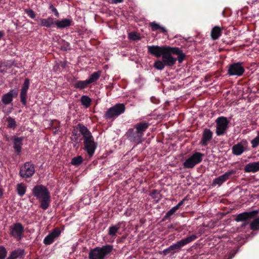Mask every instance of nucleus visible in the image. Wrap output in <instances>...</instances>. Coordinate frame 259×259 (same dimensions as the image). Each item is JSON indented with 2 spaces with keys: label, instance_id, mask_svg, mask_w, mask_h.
<instances>
[{
  "label": "nucleus",
  "instance_id": "1",
  "mask_svg": "<svg viewBox=\"0 0 259 259\" xmlns=\"http://www.w3.org/2000/svg\"><path fill=\"white\" fill-rule=\"evenodd\" d=\"M148 51L152 55L160 58L166 65H174L177 61L182 63L186 58L185 54L178 47H171L167 46H148Z\"/></svg>",
  "mask_w": 259,
  "mask_h": 259
},
{
  "label": "nucleus",
  "instance_id": "2",
  "mask_svg": "<svg viewBox=\"0 0 259 259\" xmlns=\"http://www.w3.org/2000/svg\"><path fill=\"white\" fill-rule=\"evenodd\" d=\"M150 124L146 121L139 122L135 124L133 128H129L125 134L127 139L136 144L142 143L143 141L144 133L148 129Z\"/></svg>",
  "mask_w": 259,
  "mask_h": 259
},
{
  "label": "nucleus",
  "instance_id": "3",
  "mask_svg": "<svg viewBox=\"0 0 259 259\" xmlns=\"http://www.w3.org/2000/svg\"><path fill=\"white\" fill-rule=\"evenodd\" d=\"M32 193L39 201V207L43 210L47 209L51 201L50 193L48 188L42 185H37L33 188Z\"/></svg>",
  "mask_w": 259,
  "mask_h": 259
},
{
  "label": "nucleus",
  "instance_id": "4",
  "mask_svg": "<svg viewBox=\"0 0 259 259\" xmlns=\"http://www.w3.org/2000/svg\"><path fill=\"white\" fill-rule=\"evenodd\" d=\"M197 236L195 234L189 236L177 242L176 243L171 245L167 248L165 249L163 251V254L165 255L169 253L174 254L180 248L187 245L190 242L195 240V239H197Z\"/></svg>",
  "mask_w": 259,
  "mask_h": 259
},
{
  "label": "nucleus",
  "instance_id": "5",
  "mask_svg": "<svg viewBox=\"0 0 259 259\" xmlns=\"http://www.w3.org/2000/svg\"><path fill=\"white\" fill-rule=\"evenodd\" d=\"M125 110V107L123 104H116L107 110L104 115V118L106 119H114L124 113Z\"/></svg>",
  "mask_w": 259,
  "mask_h": 259
},
{
  "label": "nucleus",
  "instance_id": "6",
  "mask_svg": "<svg viewBox=\"0 0 259 259\" xmlns=\"http://www.w3.org/2000/svg\"><path fill=\"white\" fill-rule=\"evenodd\" d=\"M9 234L17 241H20L24 236L25 229L20 223H15L9 226Z\"/></svg>",
  "mask_w": 259,
  "mask_h": 259
},
{
  "label": "nucleus",
  "instance_id": "7",
  "mask_svg": "<svg viewBox=\"0 0 259 259\" xmlns=\"http://www.w3.org/2000/svg\"><path fill=\"white\" fill-rule=\"evenodd\" d=\"M230 121L225 116H220L215 120V133L218 136L224 135L228 128Z\"/></svg>",
  "mask_w": 259,
  "mask_h": 259
},
{
  "label": "nucleus",
  "instance_id": "8",
  "mask_svg": "<svg viewBox=\"0 0 259 259\" xmlns=\"http://www.w3.org/2000/svg\"><path fill=\"white\" fill-rule=\"evenodd\" d=\"M204 154L198 152L194 153L183 163V166L185 168H192L196 165L200 163Z\"/></svg>",
  "mask_w": 259,
  "mask_h": 259
},
{
  "label": "nucleus",
  "instance_id": "9",
  "mask_svg": "<svg viewBox=\"0 0 259 259\" xmlns=\"http://www.w3.org/2000/svg\"><path fill=\"white\" fill-rule=\"evenodd\" d=\"M35 172L34 165L31 162H26L20 167L19 176L25 179L31 178Z\"/></svg>",
  "mask_w": 259,
  "mask_h": 259
},
{
  "label": "nucleus",
  "instance_id": "10",
  "mask_svg": "<svg viewBox=\"0 0 259 259\" xmlns=\"http://www.w3.org/2000/svg\"><path fill=\"white\" fill-rule=\"evenodd\" d=\"M258 213V210H254L248 212H242L237 215L235 221L237 222H246L243 225V226H245L248 224L247 221L256 218Z\"/></svg>",
  "mask_w": 259,
  "mask_h": 259
},
{
  "label": "nucleus",
  "instance_id": "11",
  "mask_svg": "<svg viewBox=\"0 0 259 259\" xmlns=\"http://www.w3.org/2000/svg\"><path fill=\"white\" fill-rule=\"evenodd\" d=\"M84 150L87 152L90 157H92L95 153L97 148L98 144L94 141L93 137L83 140Z\"/></svg>",
  "mask_w": 259,
  "mask_h": 259
},
{
  "label": "nucleus",
  "instance_id": "12",
  "mask_svg": "<svg viewBox=\"0 0 259 259\" xmlns=\"http://www.w3.org/2000/svg\"><path fill=\"white\" fill-rule=\"evenodd\" d=\"M29 85L30 80L28 78H26L21 89L20 95V102L24 106L27 105V91Z\"/></svg>",
  "mask_w": 259,
  "mask_h": 259
},
{
  "label": "nucleus",
  "instance_id": "13",
  "mask_svg": "<svg viewBox=\"0 0 259 259\" xmlns=\"http://www.w3.org/2000/svg\"><path fill=\"white\" fill-rule=\"evenodd\" d=\"M212 137L213 133L210 129L207 128L204 129L202 134L200 144L203 147L207 146L212 140Z\"/></svg>",
  "mask_w": 259,
  "mask_h": 259
},
{
  "label": "nucleus",
  "instance_id": "14",
  "mask_svg": "<svg viewBox=\"0 0 259 259\" xmlns=\"http://www.w3.org/2000/svg\"><path fill=\"white\" fill-rule=\"evenodd\" d=\"M235 173L236 170L233 169L226 172L224 174L218 177L213 181V185L215 186L218 185L221 186L223 183L228 180L231 176L234 175Z\"/></svg>",
  "mask_w": 259,
  "mask_h": 259
},
{
  "label": "nucleus",
  "instance_id": "15",
  "mask_svg": "<svg viewBox=\"0 0 259 259\" xmlns=\"http://www.w3.org/2000/svg\"><path fill=\"white\" fill-rule=\"evenodd\" d=\"M61 231L58 228L54 229L44 239L43 242L45 245H48L52 244L55 239L59 236Z\"/></svg>",
  "mask_w": 259,
  "mask_h": 259
},
{
  "label": "nucleus",
  "instance_id": "16",
  "mask_svg": "<svg viewBox=\"0 0 259 259\" xmlns=\"http://www.w3.org/2000/svg\"><path fill=\"white\" fill-rule=\"evenodd\" d=\"M38 25L48 28L53 27L55 25L56 19L53 17H49L46 19H35Z\"/></svg>",
  "mask_w": 259,
  "mask_h": 259
},
{
  "label": "nucleus",
  "instance_id": "17",
  "mask_svg": "<svg viewBox=\"0 0 259 259\" xmlns=\"http://www.w3.org/2000/svg\"><path fill=\"white\" fill-rule=\"evenodd\" d=\"M18 91L15 90H11L8 93L3 95L2 97V102L5 105H8L12 102L14 98L18 96Z\"/></svg>",
  "mask_w": 259,
  "mask_h": 259
},
{
  "label": "nucleus",
  "instance_id": "18",
  "mask_svg": "<svg viewBox=\"0 0 259 259\" xmlns=\"http://www.w3.org/2000/svg\"><path fill=\"white\" fill-rule=\"evenodd\" d=\"M11 140L13 142V148L15 149V152L18 155H20L21 152L22 146L23 145L22 142L24 138L23 137L13 136L11 138Z\"/></svg>",
  "mask_w": 259,
  "mask_h": 259
},
{
  "label": "nucleus",
  "instance_id": "19",
  "mask_svg": "<svg viewBox=\"0 0 259 259\" xmlns=\"http://www.w3.org/2000/svg\"><path fill=\"white\" fill-rule=\"evenodd\" d=\"M244 72L243 66H229L228 73L230 76H241Z\"/></svg>",
  "mask_w": 259,
  "mask_h": 259
},
{
  "label": "nucleus",
  "instance_id": "20",
  "mask_svg": "<svg viewBox=\"0 0 259 259\" xmlns=\"http://www.w3.org/2000/svg\"><path fill=\"white\" fill-rule=\"evenodd\" d=\"M73 24V21L71 19L65 18L62 20H56L55 25L58 29H63L69 27Z\"/></svg>",
  "mask_w": 259,
  "mask_h": 259
},
{
  "label": "nucleus",
  "instance_id": "21",
  "mask_svg": "<svg viewBox=\"0 0 259 259\" xmlns=\"http://www.w3.org/2000/svg\"><path fill=\"white\" fill-rule=\"evenodd\" d=\"M113 249V246L112 245H106L102 247H99L100 256L101 259H105V257L109 254Z\"/></svg>",
  "mask_w": 259,
  "mask_h": 259
},
{
  "label": "nucleus",
  "instance_id": "22",
  "mask_svg": "<svg viewBox=\"0 0 259 259\" xmlns=\"http://www.w3.org/2000/svg\"><path fill=\"white\" fill-rule=\"evenodd\" d=\"M245 150V148L242 142L238 143L233 146L232 152L234 155L239 156L241 155Z\"/></svg>",
  "mask_w": 259,
  "mask_h": 259
},
{
  "label": "nucleus",
  "instance_id": "23",
  "mask_svg": "<svg viewBox=\"0 0 259 259\" xmlns=\"http://www.w3.org/2000/svg\"><path fill=\"white\" fill-rule=\"evenodd\" d=\"M77 129L79 130L80 134L82 135L83 140L93 137L89 129L82 124H78Z\"/></svg>",
  "mask_w": 259,
  "mask_h": 259
},
{
  "label": "nucleus",
  "instance_id": "24",
  "mask_svg": "<svg viewBox=\"0 0 259 259\" xmlns=\"http://www.w3.org/2000/svg\"><path fill=\"white\" fill-rule=\"evenodd\" d=\"M258 170L259 161L249 163L244 167V171L246 172H255Z\"/></svg>",
  "mask_w": 259,
  "mask_h": 259
},
{
  "label": "nucleus",
  "instance_id": "25",
  "mask_svg": "<svg viewBox=\"0 0 259 259\" xmlns=\"http://www.w3.org/2000/svg\"><path fill=\"white\" fill-rule=\"evenodd\" d=\"M122 222H119L115 225H112L108 229V234L111 237H115L118 230L121 227Z\"/></svg>",
  "mask_w": 259,
  "mask_h": 259
},
{
  "label": "nucleus",
  "instance_id": "26",
  "mask_svg": "<svg viewBox=\"0 0 259 259\" xmlns=\"http://www.w3.org/2000/svg\"><path fill=\"white\" fill-rule=\"evenodd\" d=\"M149 25L151 27V29L153 31L159 29L161 32L164 33L165 34H167V30L164 27L161 26L159 24L157 23L155 21L150 22L149 23Z\"/></svg>",
  "mask_w": 259,
  "mask_h": 259
},
{
  "label": "nucleus",
  "instance_id": "27",
  "mask_svg": "<svg viewBox=\"0 0 259 259\" xmlns=\"http://www.w3.org/2000/svg\"><path fill=\"white\" fill-rule=\"evenodd\" d=\"M89 259H101L100 256L99 247L91 249L89 253Z\"/></svg>",
  "mask_w": 259,
  "mask_h": 259
},
{
  "label": "nucleus",
  "instance_id": "28",
  "mask_svg": "<svg viewBox=\"0 0 259 259\" xmlns=\"http://www.w3.org/2000/svg\"><path fill=\"white\" fill-rule=\"evenodd\" d=\"M101 73L102 71L101 70H99L92 73L90 76L89 78L87 79L88 83L91 84L97 81L101 76Z\"/></svg>",
  "mask_w": 259,
  "mask_h": 259
},
{
  "label": "nucleus",
  "instance_id": "29",
  "mask_svg": "<svg viewBox=\"0 0 259 259\" xmlns=\"http://www.w3.org/2000/svg\"><path fill=\"white\" fill-rule=\"evenodd\" d=\"M25 254L24 249L18 248L12 251L9 255L14 259H17L18 257H22Z\"/></svg>",
  "mask_w": 259,
  "mask_h": 259
},
{
  "label": "nucleus",
  "instance_id": "30",
  "mask_svg": "<svg viewBox=\"0 0 259 259\" xmlns=\"http://www.w3.org/2000/svg\"><path fill=\"white\" fill-rule=\"evenodd\" d=\"M222 34V29L219 26H214L211 30V36L212 39L215 40L219 38Z\"/></svg>",
  "mask_w": 259,
  "mask_h": 259
},
{
  "label": "nucleus",
  "instance_id": "31",
  "mask_svg": "<svg viewBox=\"0 0 259 259\" xmlns=\"http://www.w3.org/2000/svg\"><path fill=\"white\" fill-rule=\"evenodd\" d=\"M89 84V83L86 79L85 80H78L73 85L74 88L82 90L87 88Z\"/></svg>",
  "mask_w": 259,
  "mask_h": 259
},
{
  "label": "nucleus",
  "instance_id": "32",
  "mask_svg": "<svg viewBox=\"0 0 259 259\" xmlns=\"http://www.w3.org/2000/svg\"><path fill=\"white\" fill-rule=\"evenodd\" d=\"M80 102L82 105L88 108L91 106L92 100L89 97L83 95L80 98Z\"/></svg>",
  "mask_w": 259,
  "mask_h": 259
},
{
  "label": "nucleus",
  "instance_id": "33",
  "mask_svg": "<svg viewBox=\"0 0 259 259\" xmlns=\"http://www.w3.org/2000/svg\"><path fill=\"white\" fill-rule=\"evenodd\" d=\"M26 186L23 183H19L17 185V192L19 196L22 197L26 191Z\"/></svg>",
  "mask_w": 259,
  "mask_h": 259
},
{
  "label": "nucleus",
  "instance_id": "34",
  "mask_svg": "<svg viewBox=\"0 0 259 259\" xmlns=\"http://www.w3.org/2000/svg\"><path fill=\"white\" fill-rule=\"evenodd\" d=\"M82 157L81 156H78L72 158L71 161V164L75 166H78L82 163Z\"/></svg>",
  "mask_w": 259,
  "mask_h": 259
},
{
  "label": "nucleus",
  "instance_id": "35",
  "mask_svg": "<svg viewBox=\"0 0 259 259\" xmlns=\"http://www.w3.org/2000/svg\"><path fill=\"white\" fill-rule=\"evenodd\" d=\"M6 121L8 122L7 127L10 128H15L16 126V122L14 118L9 116L7 118Z\"/></svg>",
  "mask_w": 259,
  "mask_h": 259
},
{
  "label": "nucleus",
  "instance_id": "36",
  "mask_svg": "<svg viewBox=\"0 0 259 259\" xmlns=\"http://www.w3.org/2000/svg\"><path fill=\"white\" fill-rule=\"evenodd\" d=\"M51 126L52 130L55 134H56L59 130L60 122L57 120H53L51 121Z\"/></svg>",
  "mask_w": 259,
  "mask_h": 259
},
{
  "label": "nucleus",
  "instance_id": "37",
  "mask_svg": "<svg viewBox=\"0 0 259 259\" xmlns=\"http://www.w3.org/2000/svg\"><path fill=\"white\" fill-rule=\"evenodd\" d=\"M250 228L253 231L259 230V218L255 219L250 224Z\"/></svg>",
  "mask_w": 259,
  "mask_h": 259
},
{
  "label": "nucleus",
  "instance_id": "38",
  "mask_svg": "<svg viewBox=\"0 0 259 259\" xmlns=\"http://www.w3.org/2000/svg\"><path fill=\"white\" fill-rule=\"evenodd\" d=\"M177 210L178 209L177 208V207H176L175 206L173 207L166 213L163 219L165 220L168 219L170 217V216H171L176 212Z\"/></svg>",
  "mask_w": 259,
  "mask_h": 259
},
{
  "label": "nucleus",
  "instance_id": "39",
  "mask_svg": "<svg viewBox=\"0 0 259 259\" xmlns=\"http://www.w3.org/2000/svg\"><path fill=\"white\" fill-rule=\"evenodd\" d=\"M8 251L3 245L0 246V259H5L7 255Z\"/></svg>",
  "mask_w": 259,
  "mask_h": 259
},
{
  "label": "nucleus",
  "instance_id": "40",
  "mask_svg": "<svg viewBox=\"0 0 259 259\" xmlns=\"http://www.w3.org/2000/svg\"><path fill=\"white\" fill-rule=\"evenodd\" d=\"M251 144L252 148H256L259 145V134L257 136L251 141Z\"/></svg>",
  "mask_w": 259,
  "mask_h": 259
},
{
  "label": "nucleus",
  "instance_id": "41",
  "mask_svg": "<svg viewBox=\"0 0 259 259\" xmlns=\"http://www.w3.org/2000/svg\"><path fill=\"white\" fill-rule=\"evenodd\" d=\"M25 12L28 16L32 19H34L35 17V14L34 12L30 9H25Z\"/></svg>",
  "mask_w": 259,
  "mask_h": 259
},
{
  "label": "nucleus",
  "instance_id": "42",
  "mask_svg": "<svg viewBox=\"0 0 259 259\" xmlns=\"http://www.w3.org/2000/svg\"><path fill=\"white\" fill-rule=\"evenodd\" d=\"M159 194V192L156 189H154L151 191L150 195L153 198H157V195Z\"/></svg>",
  "mask_w": 259,
  "mask_h": 259
},
{
  "label": "nucleus",
  "instance_id": "43",
  "mask_svg": "<svg viewBox=\"0 0 259 259\" xmlns=\"http://www.w3.org/2000/svg\"><path fill=\"white\" fill-rule=\"evenodd\" d=\"M129 37L130 39L133 40H137L139 39V37L135 32H131L129 34Z\"/></svg>",
  "mask_w": 259,
  "mask_h": 259
},
{
  "label": "nucleus",
  "instance_id": "44",
  "mask_svg": "<svg viewBox=\"0 0 259 259\" xmlns=\"http://www.w3.org/2000/svg\"><path fill=\"white\" fill-rule=\"evenodd\" d=\"M187 200V197H185L182 201L179 202L178 204L175 206V207H177L178 209H179L180 208V207L184 204V202Z\"/></svg>",
  "mask_w": 259,
  "mask_h": 259
},
{
  "label": "nucleus",
  "instance_id": "45",
  "mask_svg": "<svg viewBox=\"0 0 259 259\" xmlns=\"http://www.w3.org/2000/svg\"><path fill=\"white\" fill-rule=\"evenodd\" d=\"M50 8H51V9H52V12H53L54 13L56 17H59V13H58V11H57V9H56V8H55L54 7H53V5H51V6H50Z\"/></svg>",
  "mask_w": 259,
  "mask_h": 259
},
{
  "label": "nucleus",
  "instance_id": "46",
  "mask_svg": "<svg viewBox=\"0 0 259 259\" xmlns=\"http://www.w3.org/2000/svg\"><path fill=\"white\" fill-rule=\"evenodd\" d=\"M150 100H151V102H152L154 104H156L159 103V100L157 99L155 97H151L150 98Z\"/></svg>",
  "mask_w": 259,
  "mask_h": 259
},
{
  "label": "nucleus",
  "instance_id": "47",
  "mask_svg": "<svg viewBox=\"0 0 259 259\" xmlns=\"http://www.w3.org/2000/svg\"><path fill=\"white\" fill-rule=\"evenodd\" d=\"M156 69L162 70L164 69L165 66H153Z\"/></svg>",
  "mask_w": 259,
  "mask_h": 259
},
{
  "label": "nucleus",
  "instance_id": "48",
  "mask_svg": "<svg viewBox=\"0 0 259 259\" xmlns=\"http://www.w3.org/2000/svg\"><path fill=\"white\" fill-rule=\"evenodd\" d=\"M113 3L115 4L120 3L123 2V0H113Z\"/></svg>",
  "mask_w": 259,
  "mask_h": 259
},
{
  "label": "nucleus",
  "instance_id": "49",
  "mask_svg": "<svg viewBox=\"0 0 259 259\" xmlns=\"http://www.w3.org/2000/svg\"><path fill=\"white\" fill-rule=\"evenodd\" d=\"M4 35V32L3 31H0V40L1 39L2 37H3Z\"/></svg>",
  "mask_w": 259,
  "mask_h": 259
},
{
  "label": "nucleus",
  "instance_id": "50",
  "mask_svg": "<svg viewBox=\"0 0 259 259\" xmlns=\"http://www.w3.org/2000/svg\"><path fill=\"white\" fill-rule=\"evenodd\" d=\"M154 65H163L160 61H156L154 63Z\"/></svg>",
  "mask_w": 259,
  "mask_h": 259
},
{
  "label": "nucleus",
  "instance_id": "51",
  "mask_svg": "<svg viewBox=\"0 0 259 259\" xmlns=\"http://www.w3.org/2000/svg\"><path fill=\"white\" fill-rule=\"evenodd\" d=\"M230 65H242V63L241 62H237V63H235L231 64Z\"/></svg>",
  "mask_w": 259,
  "mask_h": 259
},
{
  "label": "nucleus",
  "instance_id": "52",
  "mask_svg": "<svg viewBox=\"0 0 259 259\" xmlns=\"http://www.w3.org/2000/svg\"><path fill=\"white\" fill-rule=\"evenodd\" d=\"M59 68V66L56 65L54 66L53 70H54L55 71H57V69Z\"/></svg>",
  "mask_w": 259,
  "mask_h": 259
},
{
  "label": "nucleus",
  "instance_id": "53",
  "mask_svg": "<svg viewBox=\"0 0 259 259\" xmlns=\"http://www.w3.org/2000/svg\"><path fill=\"white\" fill-rule=\"evenodd\" d=\"M3 191H2V189L0 188V197H2V196H3Z\"/></svg>",
  "mask_w": 259,
  "mask_h": 259
},
{
  "label": "nucleus",
  "instance_id": "54",
  "mask_svg": "<svg viewBox=\"0 0 259 259\" xmlns=\"http://www.w3.org/2000/svg\"><path fill=\"white\" fill-rule=\"evenodd\" d=\"M69 47V44L67 43V47L65 48L64 49L65 50H67L68 49V48H68V47Z\"/></svg>",
  "mask_w": 259,
  "mask_h": 259
},
{
  "label": "nucleus",
  "instance_id": "55",
  "mask_svg": "<svg viewBox=\"0 0 259 259\" xmlns=\"http://www.w3.org/2000/svg\"><path fill=\"white\" fill-rule=\"evenodd\" d=\"M7 259H14L11 256H9V257Z\"/></svg>",
  "mask_w": 259,
  "mask_h": 259
},
{
  "label": "nucleus",
  "instance_id": "56",
  "mask_svg": "<svg viewBox=\"0 0 259 259\" xmlns=\"http://www.w3.org/2000/svg\"><path fill=\"white\" fill-rule=\"evenodd\" d=\"M3 66L0 65V68H1V67H3ZM0 71L3 72V71L1 69H0Z\"/></svg>",
  "mask_w": 259,
  "mask_h": 259
},
{
  "label": "nucleus",
  "instance_id": "57",
  "mask_svg": "<svg viewBox=\"0 0 259 259\" xmlns=\"http://www.w3.org/2000/svg\"><path fill=\"white\" fill-rule=\"evenodd\" d=\"M61 66H62L63 68H64V67L65 66L62 65Z\"/></svg>",
  "mask_w": 259,
  "mask_h": 259
},
{
  "label": "nucleus",
  "instance_id": "58",
  "mask_svg": "<svg viewBox=\"0 0 259 259\" xmlns=\"http://www.w3.org/2000/svg\"><path fill=\"white\" fill-rule=\"evenodd\" d=\"M244 143H245V144H247L246 141H245Z\"/></svg>",
  "mask_w": 259,
  "mask_h": 259
}]
</instances>
